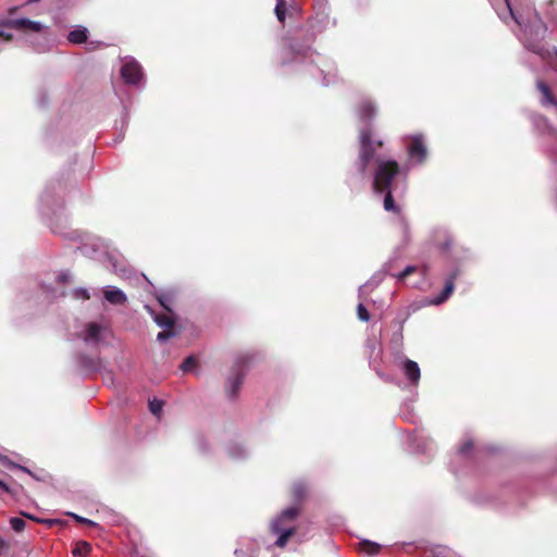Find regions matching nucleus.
<instances>
[{
    "mask_svg": "<svg viewBox=\"0 0 557 557\" xmlns=\"http://www.w3.org/2000/svg\"><path fill=\"white\" fill-rule=\"evenodd\" d=\"M299 516V508L297 506L288 507L281 511L270 523V532L277 535L274 545L277 547H285L289 537L296 532V520Z\"/></svg>",
    "mask_w": 557,
    "mask_h": 557,
    "instance_id": "obj_1",
    "label": "nucleus"
},
{
    "mask_svg": "<svg viewBox=\"0 0 557 557\" xmlns=\"http://www.w3.org/2000/svg\"><path fill=\"white\" fill-rule=\"evenodd\" d=\"M383 141L373 139L372 128L367 126L359 134V154L357 165L361 173H364L370 162L374 159L376 151L382 148Z\"/></svg>",
    "mask_w": 557,
    "mask_h": 557,
    "instance_id": "obj_2",
    "label": "nucleus"
},
{
    "mask_svg": "<svg viewBox=\"0 0 557 557\" xmlns=\"http://www.w3.org/2000/svg\"><path fill=\"white\" fill-rule=\"evenodd\" d=\"M399 174V165L396 161L380 162L374 175L373 188L376 193L391 189L393 180Z\"/></svg>",
    "mask_w": 557,
    "mask_h": 557,
    "instance_id": "obj_3",
    "label": "nucleus"
},
{
    "mask_svg": "<svg viewBox=\"0 0 557 557\" xmlns=\"http://www.w3.org/2000/svg\"><path fill=\"white\" fill-rule=\"evenodd\" d=\"M249 360V355H240L236 358L232 374L228 376L226 383V393L230 398H234L237 395L245 376L244 368Z\"/></svg>",
    "mask_w": 557,
    "mask_h": 557,
    "instance_id": "obj_4",
    "label": "nucleus"
},
{
    "mask_svg": "<svg viewBox=\"0 0 557 557\" xmlns=\"http://www.w3.org/2000/svg\"><path fill=\"white\" fill-rule=\"evenodd\" d=\"M121 76L123 81L136 87L144 83V72L141 65L132 57H125L122 60Z\"/></svg>",
    "mask_w": 557,
    "mask_h": 557,
    "instance_id": "obj_5",
    "label": "nucleus"
},
{
    "mask_svg": "<svg viewBox=\"0 0 557 557\" xmlns=\"http://www.w3.org/2000/svg\"><path fill=\"white\" fill-rule=\"evenodd\" d=\"M0 26L23 33H40L45 28L40 22L32 21L26 17L7 18L0 22Z\"/></svg>",
    "mask_w": 557,
    "mask_h": 557,
    "instance_id": "obj_6",
    "label": "nucleus"
},
{
    "mask_svg": "<svg viewBox=\"0 0 557 557\" xmlns=\"http://www.w3.org/2000/svg\"><path fill=\"white\" fill-rule=\"evenodd\" d=\"M108 329L104 325L97 322H90L86 324L82 338L87 345L97 346L102 341Z\"/></svg>",
    "mask_w": 557,
    "mask_h": 557,
    "instance_id": "obj_7",
    "label": "nucleus"
},
{
    "mask_svg": "<svg viewBox=\"0 0 557 557\" xmlns=\"http://www.w3.org/2000/svg\"><path fill=\"white\" fill-rule=\"evenodd\" d=\"M408 153L412 159H416L419 163H423L426 160L428 151L424 145L423 137L421 135L413 136L408 147Z\"/></svg>",
    "mask_w": 557,
    "mask_h": 557,
    "instance_id": "obj_8",
    "label": "nucleus"
},
{
    "mask_svg": "<svg viewBox=\"0 0 557 557\" xmlns=\"http://www.w3.org/2000/svg\"><path fill=\"white\" fill-rule=\"evenodd\" d=\"M536 87H537L539 91L541 92V104L543 107L552 106L557 109V99L553 95L549 86L545 82L539 81L536 83Z\"/></svg>",
    "mask_w": 557,
    "mask_h": 557,
    "instance_id": "obj_9",
    "label": "nucleus"
},
{
    "mask_svg": "<svg viewBox=\"0 0 557 557\" xmlns=\"http://www.w3.org/2000/svg\"><path fill=\"white\" fill-rule=\"evenodd\" d=\"M357 115L360 121L369 123L375 115V107L371 100H363L357 106Z\"/></svg>",
    "mask_w": 557,
    "mask_h": 557,
    "instance_id": "obj_10",
    "label": "nucleus"
},
{
    "mask_svg": "<svg viewBox=\"0 0 557 557\" xmlns=\"http://www.w3.org/2000/svg\"><path fill=\"white\" fill-rule=\"evenodd\" d=\"M103 294L106 300L111 305H123L127 300L125 293L115 286H108Z\"/></svg>",
    "mask_w": 557,
    "mask_h": 557,
    "instance_id": "obj_11",
    "label": "nucleus"
},
{
    "mask_svg": "<svg viewBox=\"0 0 557 557\" xmlns=\"http://www.w3.org/2000/svg\"><path fill=\"white\" fill-rule=\"evenodd\" d=\"M457 275H458V272L456 271L449 276V278L445 283V286H444L442 293L434 300H432L433 305H441L449 298V296L453 294V292L455 289L454 281L457 277Z\"/></svg>",
    "mask_w": 557,
    "mask_h": 557,
    "instance_id": "obj_12",
    "label": "nucleus"
},
{
    "mask_svg": "<svg viewBox=\"0 0 557 557\" xmlns=\"http://www.w3.org/2000/svg\"><path fill=\"white\" fill-rule=\"evenodd\" d=\"M494 7L497 15L505 23H507L509 20H515L517 23H519L511 9L509 0H502V4H494Z\"/></svg>",
    "mask_w": 557,
    "mask_h": 557,
    "instance_id": "obj_13",
    "label": "nucleus"
},
{
    "mask_svg": "<svg viewBox=\"0 0 557 557\" xmlns=\"http://www.w3.org/2000/svg\"><path fill=\"white\" fill-rule=\"evenodd\" d=\"M404 372L407 379L412 383L417 384L420 380V368L416 361L406 360L404 363Z\"/></svg>",
    "mask_w": 557,
    "mask_h": 557,
    "instance_id": "obj_14",
    "label": "nucleus"
},
{
    "mask_svg": "<svg viewBox=\"0 0 557 557\" xmlns=\"http://www.w3.org/2000/svg\"><path fill=\"white\" fill-rule=\"evenodd\" d=\"M454 245H455V239L450 234H448L446 232H442V233L437 234L436 246L441 251L449 252L451 250V248L454 247Z\"/></svg>",
    "mask_w": 557,
    "mask_h": 557,
    "instance_id": "obj_15",
    "label": "nucleus"
},
{
    "mask_svg": "<svg viewBox=\"0 0 557 557\" xmlns=\"http://www.w3.org/2000/svg\"><path fill=\"white\" fill-rule=\"evenodd\" d=\"M356 549L361 554L373 556L381 552L382 545L369 540H363L360 543H358Z\"/></svg>",
    "mask_w": 557,
    "mask_h": 557,
    "instance_id": "obj_16",
    "label": "nucleus"
},
{
    "mask_svg": "<svg viewBox=\"0 0 557 557\" xmlns=\"http://www.w3.org/2000/svg\"><path fill=\"white\" fill-rule=\"evenodd\" d=\"M145 308L148 310V312L152 315L154 322L160 327L170 329L174 325V319L171 313L169 314H157L152 311V309L149 306H145Z\"/></svg>",
    "mask_w": 557,
    "mask_h": 557,
    "instance_id": "obj_17",
    "label": "nucleus"
},
{
    "mask_svg": "<svg viewBox=\"0 0 557 557\" xmlns=\"http://www.w3.org/2000/svg\"><path fill=\"white\" fill-rule=\"evenodd\" d=\"M88 38V29L83 26H77L75 29L71 30L67 35V40L72 44H83Z\"/></svg>",
    "mask_w": 557,
    "mask_h": 557,
    "instance_id": "obj_18",
    "label": "nucleus"
},
{
    "mask_svg": "<svg viewBox=\"0 0 557 557\" xmlns=\"http://www.w3.org/2000/svg\"><path fill=\"white\" fill-rule=\"evenodd\" d=\"M289 53H292L294 55V59L298 58V57H304V58H312L314 52L311 50L310 46H298L296 42H290L289 44Z\"/></svg>",
    "mask_w": 557,
    "mask_h": 557,
    "instance_id": "obj_19",
    "label": "nucleus"
},
{
    "mask_svg": "<svg viewBox=\"0 0 557 557\" xmlns=\"http://www.w3.org/2000/svg\"><path fill=\"white\" fill-rule=\"evenodd\" d=\"M227 454L231 458L240 460L248 456V450L242 444L232 443L227 447Z\"/></svg>",
    "mask_w": 557,
    "mask_h": 557,
    "instance_id": "obj_20",
    "label": "nucleus"
},
{
    "mask_svg": "<svg viewBox=\"0 0 557 557\" xmlns=\"http://www.w3.org/2000/svg\"><path fill=\"white\" fill-rule=\"evenodd\" d=\"M157 299L160 306L168 312L172 313V304L174 299V294L170 290L160 292L157 295Z\"/></svg>",
    "mask_w": 557,
    "mask_h": 557,
    "instance_id": "obj_21",
    "label": "nucleus"
},
{
    "mask_svg": "<svg viewBox=\"0 0 557 557\" xmlns=\"http://www.w3.org/2000/svg\"><path fill=\"white\" fill-rule=\"evenodd\" d=\"M384 193H385V197H384V201H383L384 209L389 212L398 213L399 209L394 201L392 190L387 189Z\"/></svg>",
    "mask_w": 557,
    "mask_h": 557,
    "instance_id": "obj_22",
    "label": "nucleus"
},
{
    "mask_svg": "<svg viewBox=\"0 0 557 557\" xmlns=\"http://www.w3.org/2000/svg\"><path fill=\"white\" fill-rule=\"evenodd\" d=\"M90 550H91V545L85 541H81V542L76 543L72 553L74 556L83 557V556L88 555L90 553Z\"/></svg>",
    "mask_w": 557,
    "mask_h": 557,
    "instance_id": "obj_23",
    "label": "nucleus"
},
{
    "mask_svg": "<svg viewBox=\"0 0 557 557\" xmlns=\"http://www.w3.org/2000/svg\"><path fill=\"white\" fill-rule=\"evenodd\" d=\"M79 366L88 371H95L99 367V360L81 356L78 359Z\"/></svg>",
    "mask_w": 557,
    "mask_h": 557,
    "instance_id": "obj_24",
    "label": "nucleus"
},
{
    "mask_svg": "<svg viewBox=\"0 0 557 557\" xmlns=\"http://www.w3.org/2000/svg\"><path fill=\"white\" fill-rule=\"evenodd\" d=\"M285 7H286L285 0H276L274 12L280 22H284V20H285V16H286Z\"/></svg>",
    "mask_w": 557,
    "mask_h": 557,
    "instance_id": "obj_25",
    "label": "nucleus"
},
{
    "mask_svg": "<svg viewBox=\"0 0 557 557\" xmlns=\"http://www.w3.org/2000/svg\"><path fill=\"white\" fill-rule=\"evenodd\" d=\"M163 408V401L157 398L149 400V410L152 414L159 416Z\"/></svg>",
    "mask_w": 557,
    "mask_h": 557,
    "instance_id": "obj_26",
    "label": "nucleus"
},
{
    "mask_svg": "<svg viewBox=\"0 0 557 557\" xmlns=\"http://www.w3.org/2000/svg\"><path fill=\"white\" fill-rule=\"evenodd\" d=\"M10 525L15 532H22L25 529L26 522L18 517L10 519Z\"/></svg>",
    "mask_w": 557,
    "mask_h": 557,
    "instance_id": "obj_27",
    "label": "nucleus"
},
{
    "mask_svg": "<svg viewBox=\"0 0 557 557\" xmlns=\"http://www.w3.org/2000/svg\"><path fill=\"white\" fill-rule=\"evenodd\" d=\"M72 294H73V297L76 299H89L90 298V294H89L88 289L84 288V287L75 288L72 292Z\"/></svg>",
    "mask_w": 557,
    "mask_h": 557,
    "instance_id": "obj_28",
    "label": "nucleus"
},
{
    "mask_svg": "<svg viewBox=\"0 0 557 557\" xmlns=\"http://www.w3.org/2000/svg\"><path fill=\"white\" fill-rule=\"evenodd\" d=\"M196 366V359L194 356L187 357L181 364V370L184 372L190 371Z\"/></svg>",
    "mask_w": 557,
    "mask_h": 557,
    "instance_id": "obj_29",
    "label": "nucleus"
},
{
    "mask_svg": "<svg viewBox=\"0 0 557 557\" xmlns=\"http://www.w3.org/2000/svg\"><path fill=\"white\" fill-rule=\"evenodd\" d=\"M294 495L297 499H301L306 494V486L304 483L298 482L294 484L293 487Z\"/></svg>",
    "mask_w": 557,
    "mask_h": 557,
    "instance_id": "obj_30",
    "label": "nucleus"
},
{
    "mask_svg": "<svg viewBox=\"0 0 557 557\" xmlns=\"http://www.w3.org/2000/svg\"><path fill=\"white\" fill-rule=\"evenodd\" d=\"M417 272V267L414 265H408L400 273H398L397 275H395L399 281H404L406 277H408L409 275L413 274Z\"/></svg>",
    "mask_w": 557,
    "mask_h": 557,
    "instance_id": "obj_31",
    "label": "nucleus"
},
{
    "mask_svg": "<svg viewBox=\"0 0 557 557\" xmlns=\"http://www.w3.org/2000/svg\"><path fill=\"white\" fill-rule=\"evenodd\" d=\"M357 315L363 322H368L370 320V313L362 304H359L357 307Z\"/></svg>",
    "mask_w": 557,
    "mask_h": 557,
    "instance_id": "obj_32",
    "label": "nucleus"
},
{
    "mask_svg": "<svg viewBox=\"0 0 557 557\" xmlns=\"http://www.w3.org/2000/svg\"><path fill=\"white\" fill-rule=\"evenodd\" d=\"M174 336V333L170 330H164L162 332H159L158 335H157V339L159 342H165L166 339L171 338Z\"/></svg>",
    "mask_w": 557,
    "mask_h": 557,
    "instance_id": "obj_33",
    "label": "nucleus"
},
{
    "mask_svg": "<svg viewBox=\"0 0 557 557\" xmlns=\"http://www.w3.org/2000/svg\"><path fill=\"white\" fill-rule=\"evenodd\" d=\"M76 521L78 522H82V523H85V524H88V525H96L97 523L87 519V518H84V517H81L76 513H70Z\"/></svg>",
    "mask_w": 557,
    "mask_h": 557,
    "instance_id": "obj_34",
    "label": "nucleus"
},
{
    "mask_svg": "<svg viewBox=\"0 0 557 557\" xmlns=\"http://www.w3.org/2000/svg\"><path fill=\"white\" fill-rule=\"evenodd\" d=\"M334 78H335V73H332L331 71H329L327 75H324L322 78V85L329 86L331 83L334 82Z\"/></svg>",
    "mask_w": 557,
    "mask_h": 557,
    "instance_id": "obj_35",
    "label": "nucleus"
},
{
    "mask_svg": "<svg viewBox=\"0 0 557 557\" xmlns=\"http://www.w3.org/2000/svg\"><path fill=\"white\" fill-rule=\"evenodd\" d=\"M13 38L12 34L5 33L3 29H0V44L1 42H9Z\"/></svg>",
    "mask_w": 557,
    "mask_h": 557,
    "instance_id": "obj_36",
    "label": "nucleus"
},
{
    "mask_svg": "<svg viewBox=\"0 0 557 557\" xmlns=\"http://www.w3.org/2000/svg\"><path fill=\"white\" fill-rule=\"evenodd\" d=\"M58 278L61 283L65 284L70 282L71 274L69 271H64L59 274Z\"/></svg>",
    "mask_w": 557,
    "mask_h": 557,
    "instance_id": "obj_37",
    "label": "nucleus"
},
{
    "mask_svg": "<svg viewBox=\"0 0 557 557\" xmlns=\"http://www.w3.org/2000/svg\"><path fill=\"white\" fill-rule=\"evenodd\" d=\"M472 443L471 442H466L465 444H462V446L460 447V453L461 454H467L469 453L471 449H472Z\"/></svg>",
    "mask_w": 557,
    "mask_h": 557,
    "instance_id": "obj_38",
    "label": "nucleus"
},
{
    "mask_svg": "<svg viewBox=\"0 0 557 557\" xmlns=\"http://www.w3.org/2000/svg\"><path fill=\"white\" fill-rule=\"evenodd\" d=\"M10 493L9 486L0 480V495Z\"/></svg>",
    "mask_w": 557,
    "mask_h": 557,
    "instance_id": "obj_39",
    "label": "nucleus"
},
{
    "mask_svg": "<svg viewBox=\"0 0 557 557\" xmlns=\"http://www.w3.org/2000/svg\"><path fill=\"white\" fill-rule=\"evenodd\" d=\"M50 197H51V194H50L49 189L47 188V189L44 191L42 196H41V201H42V202H48V201H49V199H50Z\"/></svg>",
    "mask_w": 557,
    "mask_h": 557,
    "instance_id": "obj_40",
    "label": "nucleus"
},
{
    "mask_svg": "<svg viewBox=\"0 0 557 557\" xmlns=\"http://www.w3.org/2000/svg\"><path fill=\"white\" fill-rule=\"evenodd\" d=\"M234 554H235V557H250L243 549H238V548L235 549Z\"/></svg>",
    "mask_w": 557,
    "mask_h": 557,
    "instance_id": "obj_41",
    "label": "nucleus"
},
{
    "mask_svg": "<svg viewBox=\"0 0 557 557\" xmlns=\"http://www.w3.org/2000/svg\"><path fill=\"white\" fill-rule=\"evenodd\" d=\"M14 467L34 476V474L32 473V471H30V470H28L27 468H25V467H23V466H18V465H15Z\"/></svg>",
    "mask_w": 557,
    "mask_h": 557,
    "instance_id": "obj_42",
    "label": "nucleus"
},
{
    "mask_svg": "<svg viewBox=\"0 0 557 557\" xmlns=\"http://www.w3.org/2000/svg\"><path fill=\"white\" fill-rule=\"evenodd\" d=\"M5 547H7L5 542L0 537V555L3 554Z\"/></svg>",
    "mask_w": 557,
    "mask_h": 557,
    "instance_id": "obj_43",
    "label": "nucleus"
},
{
    "mask_svg": "<svg viewBox=\"0 0 557 557\" xmlns=\"http://www.w3.org/2000/svg\"><path fill=\"white\" fill-rule=\"evenodd\" d=\"M122 124H123V126L127 125V117L126 116L123 117Z\"/></svg>",
    "mask_w": 557,
    "mask_h": 557,
    "instance_id": "obj_44",
    "label": "nucleus"
},
{
    "mask_svg": "<svg viewBox=\"0 0 557 557\" xmlns=\"http://www.w3.org/2000/svg\"><path fill=\"white\" fill-rule=\"evenodd\" d=\"M82 250L83 253H86L87 252V246H83L79 248Z\"/></svg>",
    "mask_w": 557,
    "mask_h": 557,
    "instance_id": "obj_45",
    "label": "nucleus"
},
{
    "mask_svg": "<svg viewBox=\"0 0 557 557\" xmlns=\"http://www.w3.org/2000/svg\"><path fill=\"white\" fill-rule=\"evenodd\" d=\"M39 0H29L28 3H35V2H38Z\"/></svg>",
    "mask_w": 557,
    "mask_h": 557,
    "instance_id": "obj_46",
    "label": "nucleus"
}]
</instances>
